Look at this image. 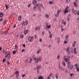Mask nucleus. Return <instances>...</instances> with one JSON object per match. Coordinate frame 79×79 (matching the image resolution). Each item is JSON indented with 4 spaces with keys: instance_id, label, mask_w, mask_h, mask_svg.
I'll list each match as a JSON object with an SVG mask.
<instances>
[{
    "instance_id": "nucleus-62",
    "label": "nucleus",
    "mask_w": 79,
    "mask_h": 79,
    "mask_svg": "<svg viewBox=\"0 0 79 79\" xmlns=\"http://www.w3.org/2000/svg\"><path fill=\"white\" fill-rule=\"evenodd\" d=\"M25 50L24 49H22V53H23V52L24 51H25Z\"/></svg>"
},
{
    "instance_id": "nucleus-61",
    "label": "nucleus",
    "mask_w": 79,
    "mask_h": 79,
    "mask_svg": "<svg viewBox=\"0 0 79 79\" xmlns=\"http://www.w3.org/2000/svg\"><path fill=\"white\" fill-rule=\"evenodd\" d=\"M3 20V18H1V19H0V21H2V20Z\"/></svg>"
},
{
    "instance_id": "nucleus-6",
    "label": "nucleus",
    "mask_w": 79,
    "mask_h": 79,
    "mask_svg": "<svg viewBox=\"0 0 79 79\" xmlns=\"http://www.w3.org/2000/svg\"><path fill=\"white\" fill-rule=\"evenodd\" d=\"M71 64V62H68V69H69V67L70 66Z\"/></svg>"
},
{
    "instance_id": "nucleus-50",
    "label": "nucleus",
    "mask_w": 79,
    "mask_h": 79,
    "mask_svg": "<svg viewBox=\"0 0 79 79\" xmlns=\"http://www.w3.org/2000/svg\"><path fill=\"white\" fill-rule=\"evenodd\" d=\"M26 75L25 74H23L22 75V77H24Z\"/></svg>"
},
{
    "instance_id": "nucleus-64",
    "label": "nucleus",
    "mask_w": 79,
    "mask_h": 79,
    "mask_svg": "<svg viewBox=\"0 0 79 79\" xmlns=\"http://www.w3.org/2000/svg\"><path fill=\"white\" fill-rule=\"evenodd\" d=\"M77 14L78 15H79V11L77 12Z\"/></svg>"
},
{
    "instance_id": "nucleus-34",
    "label": "nucleus",
    "mask_w": 79,
    "mask_h": 79,
    "mask_svg": "<svg viewBox=\"0 0 79 79\" xmlns=\"http://www.w3.org/2000/svg\"><path fill=\"white\" fill-rule=\"evenodd\" d=\"M69 36L68 35H67L66 36L65 38L66 40H68V39Z\"/></svg>"
},
{
    "instance_id": "nucleus-26",
    "label": "nucleus",
    "mask_w": 79,
    "mask_h": 79,
    "mask_svg": "<svg viewBox=\"0 0 79 79\" xmlns=\"http://www.w3.org/2000/svg\"><path fill=\"white\" fill-rule=\"evenodd\" d=\"M40 67H39V66H38L37 67H36V68H35V69H36V70H39V69Z\"/></svg>"
},
{
    "instance_id": "nucleus-36",
    "label": "nucleus",
    "mask_w": 79,
    "mask_h": 79,
    "mask_svg": "<svg viewBox=\"0 0 79 79\" xmlns=\"http://www.w3.org/2000/svg\"><path fill=\"white\" fill-rule=\"evenodd\" d=\"M5 61H6V59H3L2 60V63H4Z\"/></svg>"
},
{
    "instance_id": "nucleus-24",
    "label": "nucleus",
    "mask_w": 79,
    "mask_h": 79,
    "mask_svg": "<svg viewBox=\"0 0 79 79\" xmlns=\"http://www.w3.org/2000/svg\"><path fill=\"white\" fill-rule=\"evenodd\" d=\"M64 60L65 61L66 63H67V62H68V59H67V58H64Z\"/></svg>"
},
{
    "instance_id": "nucleus-42",
    "label": "nucleus",
    "mask_w": 79,
    "mask_h": 79,
    "mask_svg": "<svg viewBox=\"0 0 79 79\" xmlns=\"http://www.w3.org/2000/svg\"><path fill=\"white\" fill-rule=\"evenodd\" d=\"M60 11H61L60 10H58L57 13H58V14H59L60 13Z\"/></svg>"
},
{
    "instance_id": "nucleus-8",
    "label": "nucleus",
    "mask_w": 79,
    "mask_h": 79,
    "mask_svg": "<svg viewBox=\"0 0 79 79\" xmlns=\"http://www.w3.org/2000/svg\"><path fill=\"white\" fill-rule=\"evenodd\" d=\"M30 42H31L33 41L34 40V37L33 36H31L30 37Z\"/></svg>"
},
{
    "instance_id": "nucleus-49",
    "label": "nucleus",
    "mask_w": 79,
    "mask_h": 79,
    "mask_svg": "<svg viewBox=\"0 0 79 79\" xmlns=\"http://www.w3.org/2000/svg\"><path fill=\"white\" fill-rule=\"evenodd\" d=\"M7 64H10V62H9V61H7Z\"/></svg>"
},
{
    "instance_id": "nucleus-16",
    "label": "nucleus",
    "mask_w": 79,
    "mask_h": 79,
    "mask_svg": "<svg viewBox=\"0 0 79 79\" xmlns=\"http://www.w3.org/2000/svg\"><path fill=\"white\" fill-rule=\"evenodd\" d=\"M57 43L58 44H59L60 43V38L58 37L57 38Z\"/></svg>"
},
{
    "instance_id": "nucleus-60",
    "label": "nucleus",
    "mask_w": 79,
    "mask_h": 79,
    "mask_svg": "<svg viewBox=\"0 0 79 79\" xmlns=\"http://www.w3.org/2000/svg\"><path fill=\"white\" fill-rule=\"evenodd\" d=\"M15 27H16V24L14 25V29H15Z\"/></svg>"
},
{
    "instance_id": "nucleus-1",
    "label": "nucleus",
    "mask_w": 79,
    "mask_h": 79,
    "mask_svg": "<svg viewBox=\"0 0 79 79\" xmlns=\"http://www.w3.org/2000/svg\"><path fill=\"white\" fill-rule=\"evenodd\" d=\"M41 7H42L43 8H44V7L43 6V5H42V4H39V6L38 8V10H39L40 11H42V9L40 8Z\"/></svg>"
},
{
    "instance_id": "nucleus-48",
    "label": "nucleus",
    "mask_w": 79,
    "mask_h": 79,
    "mask_svg": "<svg viewBox=\"0 0 79 79\" xmlns=\"http://www.w3.org/2000/svg\"><path fill=\"white\" fill-rule=\"evenodd\" d=\"M15 74H19V71H17L15 73Z\"/></svg>"
},
{
    "instance_id": "nucleus-37",
    "label": "nucleus",
    "mask_w": 79,
    "mask_h": 79,
    "mask_svg": "<svg viewBox=\"0 0 79 79\" xmlns=\"http://www.w3.org/2000/svg\"><path fill=\"white\" fill-rule=\"evenodd\" d=\"M20 37L21 39H22L23 37V35H20Z\"/></svg>"
},
{
    "instance_id": "nucleus-29",
    "label": "nucleus",
    "mask_w": 79,
    "mask_h": 79,
    "mask_svg": "<svg viewBox=\"0 0 79 79\" xmlns=\"http://www.w3.org/2000/svg\"><path fill=\"white\" fill-rule=\"evenodd\" d=\"M69 47H68L67 49H66L67 52H69Z\"/></svg>"
},
{
    "instance_id": "nucleus-5",
    "label": "nucleus",
    "mask_w": 79,
    "mask_h": 79,
    "mask_svg": "<svg viewBox=\"0 0 79 79\" xmlns=\"http://www.w3.org/2000/svg\"><path fill=\"white\" fill-rule=\"evenodd\" d=\"M75 66H76V69L77 71L79 72V68L78 67V66H77V64H76L75 65Z\"/></svg>"
},
{
    "instance_id": "nucleus-33",
    "label": "nucleus",
    "mask_w": 79,
    "mask_h": 79,
    "mask_svg": "<svg viewBox=\"0 0 79 79\" xmlns=\"http://www.w3.org/2000/svg\"><path fill=\"white\" fill-rule=\"evenodd\" d=\"M73 65L72 64L70 66V69H73Z\"/></svg>"
},
{
    "instance_id": "nucleus-2",
    "label": "nucleus",
    "mask_w": 79,
    "mask_h": 79,
    "mask_svg": "<svg viewBox=\"0 0 79 79\" xmlns=\"http://www.w3.org/2000/svg\"><path fill=\"white\" fill-rule=\"evenodd\" d=\"M27 24H28V22H27V20H26L25 22L24 21H23L22 25V27L23 26V25L24 26H26V25H27Z\"/></svg>"
},
{
    "instance_id": "nucleus-35",
    "label": "nucleus",
    "mask_w": 79,
    "mask_h": 79,
    "mask_svg": "<svg viewBox=\"0 0 79 79\" xmlns=\"http://www.w3.org/2000/svg\"><path fill=\"white\" fill-rule=\"evenodd\" d=\"M55 16L56 17H58V16H59V14H58L57 13V14H56Z\"/></svg>"
},
{
    "instance_id": "nucleus-11",
    "label": "nucleus",
    "mask_w": 79,
    "mask_h": 79,
    "mask_svg": "<svg viewBox=\"0 0 79 79\" xmlns=\"http://www.w3.org/2000/svg\"><path fill=\"white\" fill-rule=\"evenodd\" d=\"M49 33L50 34L49 37L50 38H52V34H51V32L50 31H49Z\"/></svg>"
},
{
    "instance_id": "nucleus-14",
    "label": "nucleus",
    "mask_w": 79,
    "mask_h": 79,
    "mask_svg": "<svg viewBox=\"0 0 79 79\" xmlns=\"http://www.w3.org/2000/svg\"><path fill=\"white\" fill-rule=\"evenodd\" d=\"M39 5L38 4H37L36 5V6L33 7V10H35V9H36V8H37V6H38Z\"/></svg>"
},
{
    "instance_id": "nucleus-32",
    "label": "nucleus",
    "mask_w": 79,
    "mask_h": 79,
    "mask_svg": "<svg viewBox=\"0 0 79 79\" xmlns=\"http://www.w3.org/2000/svg\"><path fill=\"white\" fill-rule=\"evenodd\" d=\"M6 9H8V8H9V6H8V5H6Z\"/></svg>"
},
{
    "instance_id": "nucleus-58",
    "label": "nucleus",
    "mask_w": 79,
    "mask_h": 79,
    "mask_svg": "<svg viewBox=\"0 0 79 79\" xmlns=\"http://www.w3.org/2000/svg\"><path fill=\"white\" fill-rule=\"evenodd\" d=\"M76 32L75 31H73V34H76Z\"/></svg>"
},
{
    "instance_id": "nucleus-15",
    "label": "nucleus",
    "mask_w": 79,
    "mask_h": 79,
    "mask_svg": "<svg viewBox=\"0 0 79 79\" xmlns=\"http://www.w3.org/2000/svg\"><path fill=\"white\" fill-rule=\"evenodd\" d=\"M40 28L39 27H36L35 28V31H37V30H40Z\"/></svg>"
},
{
    "instance_id": "nucleus-19",
    "label": "nucleus",
    "mask_w": 79,
    "mask_h": 79,
    "mask_svg": "<svg viewBox=\"0 0 79 79\" xmlns=\"http://www.w3.org/2000/svg\"><path fill=\"white\" fill-rule=\"evenodd\" d=\"M36 0H34L33 1V5H35V4H36Z\"/></svg>"
},
{
    "instance_id": "nucleus-30",
    "label": "nucleus",
    "mask_w": 79,
    "mask_h": 79,
    "mask_svg": "<svg viewBox=\"0 0 79 79\" xmlns=\"http://www.w3.org/2000/svg\"><path fill=\"white\" fill-rule=\"evenodd\" d=\"M73 13L75 15H76V14H77V11H76V10H75L73 12Z\"/></svg>"
},
{
    "instance_id": "nucleus-59",
    "label": "nucleus",
    "mask_w": 79,
    "mask_h": 79,
    "mask_svg": "<svg viewBox=\"0 0 79 79\" xmlns=\"http://www.w3.org/2000/svg\"><path fill=\"white\" fill-rule=\"evenodd\" d=\"M70 1V0H66L67 2H69Z\"/></svg>"
},
{
    "instance_id": "nucleus-46",
    "label": "nucleus",
    "mask_w": 79,
    "mask_h": 79,
    "mask_svg": "<svg viewBox=\"0 0 79 79\" xmlns=\"http://www.w3.org/2000/svg\"><path fill=\"white\" fill-rule=\"evenodd\" d=\"M6 20H5L4 21V22H3V24H5V23H6Z\"/></svg>"
},
{
    "instance_id": "nucleus-3",
    "label": "nucleus",
    "mask_w": 79,
    "mask_h": 79,
    "mask_svg": "<svg viewBox=\"0 0 79 79\" xmlns=\"http://www.w3.org/2000/svg\"><path fill=\"white\" fill-rule=\"evenodd\" d=\"M10 58V53L7 52L6 53V55H5V58H6L7 57Z\"/></svg>"
},
{
    "instance_id": "nucleus-43",
    "label": "nucleus",
    "mask_w": 79,
    "mask_h": 79,
    "mask_svg": "<svg viewBox=\"0 0 79 79\" xmlns=\"http://www.w3.org/2000/svg\"><path fill=\"white\" fill-rule=\"evenodd\" d=\"M70 76H71V77H72V76H74V73H71L70 74Z\"/></svg>"
},
{
    "instance_id": "nucleus-17",
    "label": "nucleus",
    "mask_w": 79,
    "mask_h": 79,
    "mask_svg": "<svg viewBox=\"0 0 79 79\" xmlns=\"http://www.w3.org/2000/svg\"><path fill=\"white\" fill-rule=\"evenodd\" d=\"M21 16L20 15L19 17L18 20L19 21H21Z\"/></svg>"
},
{
    "instance_id": "nucleus-18",
    "label": "nucleus",
    "mask_w": 79,
    "mask_h": 79,
    "mask_svg": "<svg viewBox=\"0 0 79 79\" xmlns=\"http://www.w3.org/2000/svg\"><path fill=\"white\" fill-rule=\"evenodd\" d=\"M74 54H77V52H76V48H75L74 49Z\"/></svg>"
},
{
    "instance_id": "nucleus-54",
    "label": "nucleus",
    "mask_w": 79,
    "mask_h": 79,
    "mask_svg": "<svg viewBox=\"0 0 79 79\" xmlns=\"http://www.w3.org/2000/svg\"><path fill=\"white\" fill-rule=\"evenodd\" d=\"M9 18H12V15H10L9 17Z\"/></svg>"
},
{
    "instance_id": "nucleus-22",
    "label": "nucleus",
    "mask_w": 79,
    "mask_h": 79,
    "mask_svg": "<svg viewBox=\"0 0 79 79\" xmlns=\"http://www.w3.org/2000/svg\"><path fill=\"white\" fill-rule=\"evenodd\" d=\"M74 6L75 7H77V4H76V2H74Z\"/></svg>"
},
{
    "instance_id": "nucleus-41",
    "label": "nucleus",
    "mask_w": 79,
    "mask_h": 79,
    "mask_svg": "<svg viewBox=\"0 0 79 79\" xmlns=\"http://www.w3.org/2000/svg\"><path fill=\"white\" fill-rule=\"evenodd\" d=\"M32 61V58H31L30 59V63H31Z\"/></svg>"
},
{
    "instance_id": "nucleus-53",
    "label": "nucleus",
    "mask_w": 79,
    "mask_h": 79,
    "mask_svg": "<svg viewBox=\"0 0 79 79\" xmlns=\"http://www.w3.org/2000/svg\"><path fill=\"white\" fill-rule=\"evenodd\" d=\"M37 38V36L36 35H35V39H36V38Z\"/></svg>"
},
{
    "instance_id": "nucleus-7",
    "label": "nucleus",
    "mask_w": 79,
    "mask_h": 79,
    "mask_svg": "<svg viewBox=\"0 0 79 79\" xmlns=\"http://www.w3.org/2000/svg\"><path fill=\"white\" fill-rule=\"evenodd\" d=\"M46 27L48 28V29L50 28V27H51V25H49L48 26V23H47L46 24Z\"/></svg>"
},
{
    "instance_id": "nucleus-10",
    "label": "nucleus",
    "mask_w": 79,
    "mask_h": 79,
    "mask_svg": "<svg viewBox=\"0 0 79 79\" xmlns=\"http://www.w3.org/2000/svg\"><path fill=\"white\" fill-rule=\"evenodd\" d=\"M59 68L60 69H61L62 71H64V69L63 67L59 66Z\"/></svg>"
},
{
    "instance_id": "nucleus-56",
    "label": "nucleus",
    "mask_w": 79,
    "mask_h": 79,
    "mask_svg": "<svg viewBox=\"0 0 79 79\" xmlns=\"http://www.w3.org/2000/svg\"><path fill=\"white\" fill-rule=\"evenodd\" d=\"M67 52L69 55H70V54H71V52H70L68 51V52Z\"/></svg>"
},
{
    "instance_id": "nucleus-52",
    "label": "nucleus",
    "mask_w": 79,
    "mask_h": 79,
    "mask_svg": "<svg viewBox=\"0 0 79 79\" xmlns=\"http://www.w3.org/2000/svg\"><path fill=\"white\" fill-rule=\"evenodd\" d=\"M42 34H43V35H44V34H45V32H44V31H43L42 32Z\"/></svg>"
},
{
    "instance_id": "nucleus-45",
    "label": "nucleus",
    "mask_w": 79,
    "mask_h": 79,
    "mask_svg": "<svg viewBox=\"0 0 79 79\" xmlns=\"http://www.w3.org/2000/svg\"><path fill=\"white\" fill-rule=\"evenodd\" d=\"M18 76H19V73L18 74H16V77H18Z\"/></svg>"
},
{
    "instance_id": "nucleus-20",
    "label": "nucleus",
    "mask_w": 79,
    "mask_h": 79,
    "mask_svg": "<svg viewBox=\"0 0 79 79\" xmlns=\"http://www.w3.org/2000/svg\"><path fill=\"white\" fill-rule=\"evenodd\" d=\"M76 41H74L73 43V47H75V45H76Z\"/></svg>"
},
{
    "instance_id": "nucleus-47",
    "label": "nucleus",
    "mask_w": 79,
    "mask_h": 79,
    "mask_svg": "<svg viewBox=\"0 0 79 79\" xmlns=\"http://www.w3.org/2000/svg\"><path fill=\"white\" fill-rule=\"evenodd\" d=\"M49 3H50V4H51V5L53 4V2H52L49 1Z\"/></svg>"
},
{
    "instance_id": "nucleus-23",
    "label": "nucleus",
    "mask_w": 79,
    "mask_h": 79,
    "mask_svg": "<svg viewBox=\"0 0 79 79\" xmlns=\"http://www.w3.org/2000/svg\"><path fill=\"white\" fill-rule=\"evenodd\" d=\"M15 49H16H16H17L18 48V45H17V44H15Z\"/></svg>"
},
{
    "instance_id": "nucleus-51",
    "label": "nucleus",
    "mask_w": 79,
    "mask_h": 79,
    "mask_svg": "<svg viewBox=\"0 0 79 79\" xmlns=\"http://www.w3.org/2000/svg\"><path fill=\"white\" fill-rule=\"evenodd\" d=\"M63 64L64 65V66H66V64H65V63L64 62L63 63Z\"/></svg>"
},
{
    "instance_id": "nucleus-13",
    "label": "nucleus",
    "mask_w": 79,
    "mask_h": 79,
    "mask_svg": "<svg viewBox=\"0 0 79 79\" xmlns=\"http://www.w3.org/2000/svg\"><path fill=\"white\" fill-rule=\"evenodd\" d=\"M38 79H44V77L42 76H40L39 77H38Z\"/></svg>"
},
{
    "instance_id": "nucleus-57",
    "label": "nucleus",
    "mask_w": 79,
    "mask_h": 79,
    "mask_svg": "<svg viewBox=\"0 0 79 79\" xmlns=\"http://www.w3.org/2000/svg\"><path fill=\"white\" fill-rule=\"evenodd\" d=\"M58 59H60V55H58L57 57Z\"/></svg>"
},
{
    "instance_id": "nucleus-21",
    "label": "nucleus",
    "mask_w": 79,
    "mask_h": 79,
    "mask_svg": "<svg viewBox=\"0 0 79 79\" xmlns=\"http://www.w3.org/2000/svg\"><path fill=\"white\" fill-rule=\"evenodd\" d=\"M56 79H58V73H57L56 74Z\"/></svg>"
},
{
    "instance_id": "nucleus-38",
    "label": "nucleus",
    "mask_w": 79,
    "mask_h": 79,
    "mask_svg": "<svg viewBox=\"0 0 79 79\" xmlns=\"http://www.w3.org/2000/svg\"><path fill=\"white\" fill-rule=\"evenodd\" d=\"M67 13V10H65L64 11V15H66V13Z\"/></svg>"
},
{
    "instance_id": "nucleus-63",
    "label": "nucleus",
    "mask_w": 79,
    "mask_h": 79,
    "mask_svg": "<svg viewBox=\"0 0 79 79\" xmlns=\"http://www.w3.org/2000/svg\"><path fill=\"white\" fill-rule=\"evenodd\" d=\"M64 44H67V41H65L64 42Z\"/></svg>"
},
{
    "instance_id": "nucleus-31",
    "label": "nucleus",
    "mask_w": 79,
    "mask_h": 79,
    "mask_svg": "<svg viewBox=\"0 0 79 79\" xmlns=\"http://www.w3.org/2000/svg\"><path fill=\"white\" fill-rule=\"evenodd\" d=\"M70 19V17L69 16H68L67 17V20L68 21H69V20Z\"/></svg>"
},
{
    "instance_id": "nucleus-39",
    "label": "nucleus",
    "mask_w": 79,
    "mask_h": 79,
    "mask_svg": "<svg viewBox=\"0 0 79 79\" xmlns=\"http://www.w3.org/2000/svg\"><path fill=\"white\" fill-rule=\"evenodd\" d=\"M32 58L33 59H35V55H32Z\"/></svg>"
},
{
    "instance_id": "nucleus-9",
    "label": "nucleus",
    "mask_w": 79,
    "mask_h": 79,
    "mask_svg": "<svg viewBox=\"0 0 79 79\" xmlns=\"http://www.w3.org/2000/svg\"><path fill=\"white\" fill-rule=\"evenodd\" d=\"M28 32H29V30H27L24 31V34L26 35L27 34V33H28Z\"/></svg>"
},
{
    "instance_id": "nucleus-40",
    "label": "nucleus",
    "mask_w": 79,
    "mask_h": 79,
    "mask_svg": "<svg viewBox=\"0 0 79 79\" xmlns=\"http://www.w3.org/2000/svg\"><path fill=\"white\" fill-rule=\"evenodd\" d=\"M53 75V73H51L49 75V77H51Z\"/></svg>"
},
{
    "instance_id": "nucleus-12",
    "label": "nucleus",
    "mask_w": 79,
    "mask_h": 79,
    "mask_svg": "<svg viewBox=\"0 0 79 79\" xmlns=\"http://www.w3.org/2000/svg\"><path fill=\"white\" fill-rule=\"evenodd\" d=\"M3 16V12L0 13V17L2 18Z\"/></svg>"
},
{
    "instance_id": "nucleus-28",
    "label": "nucleus",
    "mask_w": 79,
    "mask_h": 79,
    "mask_svg": "<svg viewBox=\"0 0 79 79\" xmlns=\"http://www.w3.org/2000/svg\"><path fill=\"white\" fill-rule=\"evenodd\" d=\"M41 51V50L40 49L38 50L37 52V54H38V55L39 53H40V52Z\"/></svg>"
},
{
    "instance_id": "nucleus-27",
    "label": "nucleus",
    "mask_w": 79,
    "mask_h": 79,
    "mask_svg": "<svg viewBox=\"0 0 79 79\" xmlns=\"http://www.w3.org/2000/svg\"><path fill=\"white\" fill-rule=\"evenodd\" d=\"M45 16L47 18H49V15L48 14H46Z\"/></svg>"
},
{
    "instance_id": "nucleus-4",
    "label": "nucleus",
    "mask_w": 79,
    "mask_h": 79,
    "mask_svg": "<svg viewBox=\"0 0 79 79\" xmlns=\"http://www.w3.org/2000/svg\"><path fill=\"white\" fill-rule=\"evenodd\" d=\"M34 60L35 63H38V62H39V58L37 59V57L35 58Z\"/></svg>"
},
{
    "instance_id": "nucleus-55",
    "label": "nucleus",
    "mask_w": 79,
    "mask_h": 79,
    "mask_svg": "<svg viewBox=\"0 0 79 79\" xmlns=\"http://www.w3.org/2000/svg\"><path fill=\"white\" fill-rule=\"evenodd\" d=\"M42 39H40V42H42Z\"/></svg>"
},
{
    "instance_id": "nucleus-44",
    "label": "nucleus",
    "mask_w": 79,
    "mask_h": 79,
    "mask_svg": "<svg viewBox=\"0 0 79 79\" xmlns=\"http://www.w3.org/2000/svg\"><path fill=\"white\" fill-rule=\"evenodd\" d=\"M69 59H70V56H68V59H67L68 61H69Z\"/></svg>"
},
{
    "instance_id": "nucleus-25",
    "label": "nucleus",
    "mask_w": 79,
    "mask_h": 79,
    "mask_svg": "<svg viewBox=\"0 0 79 79\" xmlns=\"http://www.w3.org/2000/svg\"><path fill=\"white\" fill-rule=\"evenodd\" d=\"M17 51L16 50L15 51H14L13 52V55H15V53H16V51Z\"/></svg>"
}]
</instances>
